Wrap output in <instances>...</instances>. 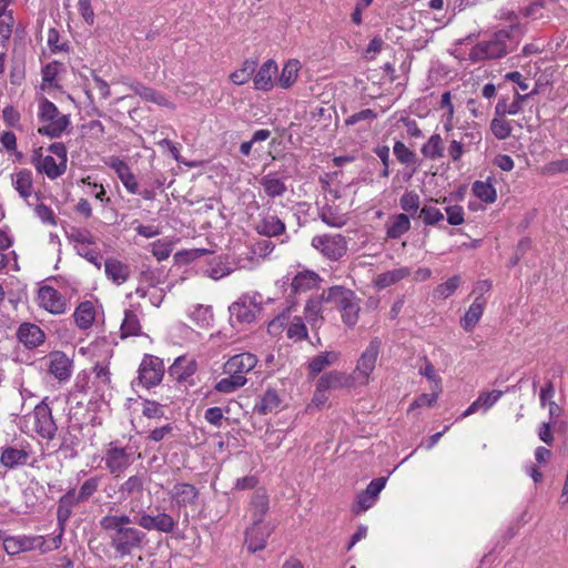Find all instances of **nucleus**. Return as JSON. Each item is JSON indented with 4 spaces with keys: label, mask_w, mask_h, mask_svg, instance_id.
Segmentation results:
<instances>
[{
    "label": "nucleus",
    "mask_w": 568,
    "mask_h": 568,
    "mask_svg": "<svg viewBox=\"0 0 568 568\" xmlns=\"http://www.w3.org/2000/svg\"><path fill=\"white\" fill-rule=\"evenodd\" d=\"M171 499L180 508L193 506L199 497V490L191 484L178 483L170 493Z\"/></svg>",
    "instance_id": "21"
},
{
    "label": "nucleus",
    "mask_w": 568,
    "mask_h": 568,
    "mask_svg": "<svg viewBox=\"0 0 568 568\" xmlns=\"http://www.w3.org/2000/svg\"><path fill=\"white\" fill-rule=\"evenodd\" d=\"M474 194L486 203L496 201V190L489 181H476L473 184Z\"/></svg>",
    "instance_id": "51"
},
{
    "label": "nucleus",
    "mask_w": 568,
    "mask_h": 568,
    "mask_svg": "<svg viewBox=\"0 0 568 568\" xmlns=\"http://www.w3.org/2000/svg\"><path fill=\"white\" fill-rule=\"evenodd\" d=\"M37 301L41 308L54 315L64 314L68 308L67 298L49 285L39 288Z\"/></svg>",
    "instance_id": "12"
},
{
    "label": "nucleus",
    "mask_w": 568,
    "mask_h": 568,
    "mask_svg": "<svg viewBox=\"0 0 568 568\" xmlns=\"http://www.w3.org/2000/svg\"><path fill=\"white\" fill-rule=\"evenodd\" d=\"M301 68H302V64L298 60H296V59L288 60L284 64L282 72L280 74L278 85L283 89L291 88L297 80L298 72H300Z\"/></svg>",
    "instance_id": "42"
},
{
    "label": "nucleus",
    "mask_w": 568,
    "mask_h": 568,
    "mask_svg": "<svg viewBox=\"0 0 568 568\" xmlns=\"http://www.w3.org/2000/svg\"><path fill=\"white\" fill-rule=\"evenodd\" d=\"M316 385L325 389L329 393L331 389L344 388L353 386L348 376L343 372L331 371L328 373L323 374Z\"/></svg>",
    "instance_id": "30"
},
{
    "label": "nucleus",
    "mask_w": 568,
    "mask_h": 568,
    "mask_svg": "<svg viewBox=\"0 0 568 568\" xmlns=\"http://www.w3.org/2000/svg\"><path fill=\"white\" fill-rule=\"evenodd\" d=\"M104 163L110 166L116 173L118 178L123 183L126 191L131 194L139 193V184L134 174L131 172L129 165L116 156H111L104 161Z\"/></svg>",
    "instance_id": "15"
},
{
    "label": "nucleus",
    "mask_w": 568,
    "mask_h": 568,
    "mask_svg": "<svg viewBox=\"0 0 568 568\" xmlns=\"http://www.w3.org/2000/svg\"><path fill=\"white\" fill-rule=\"evenodd\" d=\"M104 272L109 280L120 285L129 278L130 268L116 258H108L104 262Z\"/></svg>",
    "instance_id": "34"
},
{
    "label": "nucleus",
    "mask_w": 568,
    "mask_h": 568,
    "mask_svg": "<svg viewBox=\"0 0 568 568\" xmlns=\"http://www.w3.org/2000/svg\"><path fill=\"white\" fill-rule=\"evenodd\" d=\"M30 457V453L24 448L9 446L2 449L0 462L7 468H14L26 465Z\"/></svg>",
    "instance_id": "31"
},
{
    "label": "nucleus",
    "mask_w": 568,
    "mask_h": 568,
    "mask_svg": "<svg viewBox=\"0 0 568 568\" xmlns=\"http://www.w3.org/2000/svg\"><path fill=\"white\" fill-rule=\"evenodd\" d=\"M409 268L407 267H398L390 271H387L385 273L378 274L374 278V284L378 288H386L393 284L398 283L403 278L407 277L409 275Z\"/></svg>",
    "instance_id": "40"
},
{
    "label": "nucleus",
    "mask_w": 568,
    "mask_h": 568,
    "mask_svg": "<svg viewBox=\"0 0 568 568\" xmlns=\"http://www.w3.org/2000/svg\"><path fill=\"white\" fill-rule=\"evenodd\" d=\"M393 151L396 159L400 163L409 165L415 162V153L410 151L403 142H395Z\"/></svg>",
    "instance_id": "63"
},
{
    "label": "nucleus",
    "mask_w": 568,
    "mask_h": 568,
    "mask_svg": "<svg viewBox=\"0 0 568 568\" xmlns=\"http://www.w3.org/2000/svg\"><path fill=\"white\" fill-rule=\"evenodd\" d=\"M286 328V336L294 341H303L307 338V328L302 317L294 316L291 318L288 312H283L268 323V332L273 335L281 334Z\"/></svg>",
    "instance_id": "7"
},
{
    "label": "nucleus",
    "mask_w": 568,
    "mask_h": 568,
    "mask_svg": "<svg viewBox=\"0 0 568 568\" xmlns=\"http://www.w3.org/2000/svg\"><path fill=\"white\" fill-rule=\"evenodd\" d=\"M141 332L140 320L133 311H125L121 325L122 337L135 336Z\"/></svg>",
    "instance_id": "50"
},
{
    "label": "nucleus",
    "mask_w": 568,
    "mask_h": 568,
    "mask_svg": "<svg viewBox=\"0 0 568 568\" xmlns=\"http://www.w3.org/2000/svg\"><path fill=\"white\" fill-rule=\"evenodd\" d=\"M322 301L320 298H311L304 308L305 318L311 324L312 327H315L321 323L322 316Z\"/></svg>",
    "instance_id": "52"
},
{
    "label": "nucleus",
    "mask_w": 568,
    "mask_h": 568,
    "mask_svg": "<svg viewBox=\"0 0 568 568\" xmlns=\"http://www.w3.org/2000/svg\"><path fill=\"white\" fill-rule=\"evenodd\" d=\"M272 529L273 527L268 523L252 525L250 528H247L245 542L248 550L257 551L263 549Z\"/></svg>",
    "instance_id": "20"
},
{
    "label": "nucleus",
    "mask_w": 568,
    "mask_h": 568,
    "mask_svg": "<svg viewBox=\"0 0 568 568\" xmlns=\"http://www.w3.org/2000/svg\"><path fill=\"white\" fill-rule=\"evenodd\" d=\"M101 528L106 532L110 546L123 558L141 550L146 544V534L132 526L128 515H106L100 520Z\"/></svg>",
    "instance_id": "1"
},
{
    "label": "nucleus",
    "mask_w": 568,
    "mask_h": 568,
    "mask_svg": "<svg viewBox=\"0 0 568 568\" xmlns=\"http://www.w3.org/2000/svg\"><path fill=\"white\" fill-rule=\"evenodd\" d=\"M419 203V195L413 191L404 193L399 200L400 207L408 213H416Z\"/></svg>",
    "instance_id": "62"
},
{
    "label": "nucleus",
    "mask_w": 568,
    "mask_h": 568,
    "mask_svg": "<svg viewBox=\"0 0 568 568\" xmlns=\"http://www.w3.org/2000/svg\"><path fill=\"white\" fill-rule=\"evenodd\" d=\"M11 183L19 195L29 201L34 194L32 172L29 170H20L11 175Z\"/></svg>",
    "instance_id": "27"
},
{
    "label": "nucleus",
    "mask_w": 568,
    "mask_h": 568,
    "mask_svg": "<svg viewBox=\"0 0 568 568\" xmlns=\"http://www.w3.org/2000/svg\"><path fill=\"white\" fill-rule=\"evenodd\" d=\"M255 230L265 236H277L285 231V224L275 215L264 216L256 223Z\"/></svg>",
    "instance_id": "37"
},
{
    "label": "nucleus",
    "mask_w": 568,
    "mask_h": 568,
    "mask_svg": "<svg viewBox=\"0 0 568 568\" xmlns=\"http://www.w3.org/2000/svg\"><path fill=\"white\" fill-rule=\"evenodd\" d=\"M381 351V341L374 338L369 342L367 347L363 351L356 362V366L352 374L348 376L353 386H365L371 381V375L375 369L376 362Z\"/></svg>",
    "instance_id": "6"
},
{
    "label": "nucleus",
    "mask_w": 568,
    "mask_h": 568,
    "mask_svg": "<svg viewBox=\"0 0 568 568\" xmlns=\"http://www.w3.org/2000/svg\"><path fill=\"white\" fill-rule=\"evenodd\" d=\"M255 69L256 62L252 60H246L243 62L240 69L235 70L230 74V80L236 85L245 84L255 72Z\"/></svg>",
    "instance_id": "49"
},
{
    "label": "nucleus",
    "mask_w": 568,
    "mask_h": 568,
    "mask_svg": "<svg viewBox=\"0 0 568 568\" xmlns=\"http://www.w3.org/2000/svg\"><path fill=\"white\" fill-rule=\"evenodd\" d=\"M144 480L141 475L130 476L122 485L120 486L119 491L128 497L133 494H140L143 489Z\"/></svg>",
    "instance_id": "56"
},
{
    "label": "nucleus",
    "mask_w": 568,
    "mask_h": 568,
    "mask_svg": "<svg viewBox=\"0 0 568 568\" xmlns=\"http://www.w3.org/2000/svg\"><path fill=\"white\" fill-rule=\"evenodd\" d=\"M268 510V497L264 490H256L252 496L248 513L252 525L264 524L263 519Z\"/></svg>",
    "instance_id": "25"
},
{
    "label": "nucleus",
    "mask_w": 568,
    "mask_h": 568,
    "mask_svg": "<svg viewBox=\"0 0 568 568\" xmlns=\"http://www.w3.org/2000/svg\"><path fill=\"white\" fill-rule=\"evenodd\" d=\"M196 371V363L192 357L179 356L169 368L171 377L178 382H185Z\"/></svg>",
    "instance_id": "26"
},
{
    "label": "nucleus",
    "mask_w": 568,
    "mask_h": 568,
    "mask_svg": "<svg viewBox=\"0 0 568 568\" xmlns=\"http://www.w3.org/2000/svg\"><path fill=\"white\" fill-rule=\"evenodd\" d=\"M77 386L80 387L83 393H92L103 397L105 392L111 388V374L109 368L104 365H95L85 384L81 385L80 376H78Z\"/></svg>",
    "instance_id": "10"
},
{
    "label": "nucleus",
    "mask_w": 568,
    "mask_h": 568,
    "mask_svg": "<svg viewBox=\"0 0 568 568\" xmlns=\"http://www.w3.org/2000/svg\"><path fill=\"white\" fill-rule=\"evenodd\" d=\"M173 251V242L168 239H161L151 243V252L158 261L169 258Z\"/></svg>",
    "instance_id": "55"
},
{
    "label": "nucleus",
    "mask_w": 568,
    "mask_h": 568,
    "mask_svg": "<svg viewBox=\"0 0 568 568\" xmlns=\"http://www.w3.org/2000/svg\"><path fill=\"white\" fill-rule=\"evenodd\" d=\"M439 111H440V122L445 132L449 133L452 136H455L454 130H465L466 124L460 123V116L456 113L454 104L452 102V94L449 91H446L442 94L439 101Z\"/></svg>",
    "instance_id": "13"
},
{
    "label": "nucleus",
    "mask_w": 568,
    "mask_h": 568,
    "mask_svg": "<svg viewBox=\"0 0 568 568\" xmlns=\"http://www.w3.org/2000/svg\"><path fill=\"white\" fill-rule=\"evenodd\" d=\"M377 499L367 494L365 490L356 496L353 505V513L358 515L367 509L372 508L376 504Z\"/></svg>",
    "instance_id": "61"
},
{
    "label": "nucleus",
    "mask_w": 568,
    "mask_h": 568,
    "mask_svg": "<svg viewBox=\"0 0 568 568\" xmlns=\"http://www.w3.org/2000/svg\"><path fill=\"white\" fill-rule=\"evenodd\" d=\"M258 312L257 305L251 298H241L230 306L231 320L237 323H251Z\"/></svg>",
    "instance_id": "19"
},
{
    "label": "nucleus",
    "mask_w": 568,
    "mask_h": 568,
    "mask_svg": "<svg viewBox=\"0 0 568 568\" xmlns=\"http://www.w3.org/2000/svg\"><path fill=\"white\" fill-rule=\"evenodd\" d=\"M136 457L139 458L140 454L133 446H122L119 442H111L104 447L101 462L104 464V469L119 477L134 463Z\"/></svg>",
    "instance_id": "3"
},
{
    "label": "nucleus",
    "mask_w": 568,
    "mask_h": 568,
    "mask_svg": "<svg viewBox=\"0 0 568 568\" xmlns=\"http://www.w3.org/2000/svg\"><path fill=\"white\" fill-rule=\"evenodd\" d=\"M49 372L59 381H67L71 376V359L61 352H53L48 357Z\"/></svg>",
    "instance_id": "23"
},
{
    "label": "nucleus",
    "mask_w": 568,
    "mask_h": 568,
    "mask_svg": "<svg viewBox=\"0 0 568 568\" xmlns=\"http://www.w3.org/2000/svg\"><path fill=\"white\" fill-rule=\"evenodd\" d=\"M503 395V390L494 389L491 392H485L479 394L476 400L479 405L480 410L487 412L501 398Z\"/></svg>",
    "instance_id": "59"
},
{
    "label": "nucleus",
    "mask_w": 568,
    "mask_h": 568,
    "mask_svg": "<svg viewBox=\"0 0 568 568\" xmlns=\"http://www.w3.org/2000/svg\"><path fill=\"white\" fill-rule=\"evenodd\" d=\"M422 153L430 160L439 159L444 155L443 141L439 134H433L423 145Z\"/></svg>",
    "instance_id": "48"
},
{
    "label": "nucleus",
    "mask_w": 568,
    "mask_h": 568,
    "mask_svg": "<svg viewBox=\"0 0 568 568\" xmlns=\"http://www.w3.org/2000/svg\"><path fill=\"white\" fill-rule=\"evenodd\" d=\"M447 197H443L442 200H430L429 203L424 204L420 210L419 217L423 220L425 225H436L437 223L444 221V213L436 207L433 203H446Z\"/></svg>",
    "instance_id": "39"
},
{
    "label": "nucleus",
    "mask_w": 568,
    "mask_h": 568,
    "mask_svg": "<svg viewBox=\"0 0 568 568\" xmlns=\"http://www.w3.org/2000/svg\"><path fill=\"white\" fill-rule=\"evenodd\" d=\"M260 185L265 195L272 199L283 196L287 191L286 178L275 172L263 175Z\"/></svg>",
    "instance_id": "22"
},
{
    "label": "nucleus",
    "mask_w": 568,
    "mask_h": 568,
    "mask_svg": "<svg viewBox=\"0 0 568 568\" xmlns=\"http://www.w3.org/2000/svg\"><path fill=\"white\" fill-rule=\"evenodd\" d=\"M460 282H462V280H460V276H458V275H455V276L448 278L446 282L439 284L435 288L434 296L436 298L446 300L447 297H449L450 295H453L455 293V291L460 285Z\"/></svg>",
    "instance_id": "53"
},
{
    "label": "nucleus",
    "mask_w": 568,
    "mask_h": 568,
    "mask_svg": "<svg viewBox=\"0 0 568 568\" xmlns=\"http://www.w3.org/2000/svg\"><path fill=\"white\" fill-rule=\"evenodd\" d=\"M75 250L80 256L84 257L88 262L92 263L99 270L101 268L102 255L95 247H93V244L79 246Z\"/></svg>",
    "instance_id": "60"
},
{
    "label": "nucleus",
    "mask_w": 568,
    "mask_h": 568,
    "mask_svg": "<svg viewBox=\"0 0 568 568\" xmlns=\"http://www.w3.org/2000/svg\"><path fill=\"white\" fill-rule=\"evenodd\" d=\"M520 111V104H518V102H509L506 99H500L495 106V113L499 116H505L507 114L515 115Z\"/></svg>",
    "instance_id": "64"
},
{
    "label": "nucleus",
    "mask_w": 568,
    "mask_h": 568,
    "mask_svg": "<svg viewBox=\"0 0 568 568\" xmlns=\"http://www.w3.org/2000/svg\"><path fill=\"white\" fill-rule=\"evenodd\" d=\"M504 19L509 21V29H501L495 32L488 40L480 41L474 45L469 52V60L471 62L501 58L516 47L517 38L521 34L517 14L508 12Z\"/></svg>",
    "instance_id": "2"
},
{
    "label": "nucleus",
    "mask_w": 568,
    "mask_h": 568,
    "mask_svg": "<svg viewBox=\"0 0 568 568\" xmlns=\"http://www.w3.org/2000/svg\"><path fill=\"white\" fill-rule=\"evenodd\" d=\"M136 524L146 530H158L170 534L176 526V520L166 513H159L155 516L143 513Z\"/></svg>",
    "instance_id": "14"
},
{
    "label": "nucleus",
    "mask_w": 568,
    "mask_h": 568,
    "mask_svg": "<svg viewBox=\"0 0 568 568\" xmlns=\"http://www.w3.org/2000/svg\"><path fill=\"white\" fill-rule=\"evenodd\" d=\"M134 92L139 94L141 98H143L145 101H150L158 105L166 106L170 109L174 108V104L170 102L165 95H163L160 92H156L153 89L138 84L134 87Z\"/></svg>",
    "instance_id": "46"
},
{
    "label": "nucleus",
    "mask_w": 568,
    "mask_h": 568,
    "mask_svg": "<svg viewBox=\"0 0 568 568\" xmlns=\"http://www.w3.org/2000/svg\"><path fill=\"white\" fill-rule=\"evenodd\" d=\"M386 227V233L389 239H398L409 231V217L404 213L397 214L387 223Z\"/></svg>",
    "instance_id": "45"
},
{
    "label": "nucleus",
    "mask_w": 568,
    "mask_h": 568,
    "mask_svg": "<svg viewBox=\"0 0 568 568\" xmlns=\"http://www.w3.org/2000/svg\"><path fill=\"white\" fill-rule=\"evenodd\" d=\"M339 356H341V354L335 351L323 352V353L314 356L308 362L310 375L313 377L316 376L317 374L323 372L325 368L335 364L338 361Z\"/></svg>",
    "instance_id": "36"
},
{
    "label": "nucleus",
    "mask_w": 568,
    "mask_h": 568,
    "mask_svg": "<svg viewBox=\"0 0 568 568\" xmlns=\"http://www.w3.org/2000/svg\"><path fill=\"white\" fill-rule=\"evenodd\" d=\"M61 546V535L54 536L47 541L43 536H9L3 539V548L9 556H16L21 552H28L39 549L41 554L55 550Z\"/></svg>",
    "instance_id": "4"
},
{
    "label": "nucleus",
    "mask_w": 568,
    "mask_h": 568,
    "mask_svg": "<svg viewBox=\"0 0 568 568\" xmlns=\"http://www.w3.org/2000/svg\"><path fill=\"white\" fill-rule=\"evenodd\" d=\"M12 2L13 0H0V44L6 42L12 33L14 19L12 10L9 9Z\"/></svg>",
    "instance_id": "35"
},
{
    "label": "nucleus",
    "mask_w": 568,
    "mask_h": 568,
    "mask_svg": "<svg viewBox=\"0 0 568 568\" xmlns=\"http://www.w3.org/2000/svg\"><path fill=\"white\" fill-rule=\"evenodd\" d=\"M18 338L27 347L32 348L43 342L44 333L38 325L24 323L19 327Z\"/></svg>",
    "instance_id": "32"
},
{
    "label": "nucleus",
    "mask_w": 568,
    "mask_h": 568,
    "mask_svg": "<svg viewBox=\"0 0 568 568\" xmlns=\"http://www.w3.org/2000/svg\"><path fill=\"white\" fill-rule=\"evenodd\" d=\"M312 246L324 257L337 261L347 252V241L341 234H323L312 239Z\"/></svg>",
    "instance_id": "8"
},
{
    "label": "nucleus",
    "mask_w": 568,
    "mask_h": 568,
    "mask_svg": "<svg viewBox=\"0 0 568 568\" xmlns=\"http://www.w3.org/2000/svg\"><path fill=\"white\" fill-rule=\"evenodd\" d=\"M277 72V65L273 60L265 61L257 70L253 81L254 88L261 91H270L273 88V77Z\"/></svg>",
    "instance_id": "28"
},
{
    "label": "nucleus",
    "mask_w": 568,
    "mask_h": 568,
    "mask_svg": "<svg viewBox=\"0 0 568 568\" xmlns=\"http://www.w3.org/2000/svg\"><path fill=\"white\" fill-rule=\"evenodd\" d=\"M101 481L100 476H93L88 478L81 486L78 494V499H82V501L89 500L99 489Z\"/></svg>",
    "instance_id": "57"
},
{
    "label": "nucleus",
    "mask_w": 568,
    "mask_h": 568,
    "mask_svg": "<svg viewBox=\"0 0 568 568\" xmlns=\"http://www.w3.org/2000/svg\"><path fill=\"white\" fill-rule=\"evenodd\" d=\"M490 130L498 140L509 138L513 131L510 122L499 115L491 120Z\"/></svg>",
    "instance_id": "54"
},
{
    "label": "nucleus",
    "mask_w": 568,
    "mask_h": 568,
    "mask_svg": "<svg viewBox=\"0 0 568 568\" xmlns=\"http://www.w3.org/2000/svg\"><path fill=\"white\" fill-rule=\"evenodd\" d=\"M191 317L201 327H205L213 321V312L210 306L196 305L191 313Z\"/></svg>",
    "instance_id": "58"
},
{
    "label": "nucleus",
    "mask_w": 568,
    "mask_h": 568,
    "mask_svg": "<svg viewBox=\"0 0 568 568\" xmlns=\"http://www.w3.org/2000/svg\"><path fill=\"white\" fill-rule=\"evenodd\" d=\"M257 364V357L252 353H241L232 356L224 366L226 374L245 376Z\"/></svg>",
    "instance_id": "18"
},
{
    "label": "nucleus",
    "mask_w": 568,
    "mask_h": 568,
    "mask_svg": "<svg viewBox=\"0 0 568 568\" xmlns=\"http://www.w3.org/2000/svg\"><path fill=\"white\" fill-rule=\"evenodd\" d=\"M356 298V295L351 290L341 286H334L327 292V301L334 303L341 312L347 308L348 304L353 303Z\"/></svg>",
    "instance_id": "38"
},
{
    "label": "nucleus",
    "mask_w": 568,
    "mask_h": 568,
    "mask_svg": "<svg viewBox=\"0 0 568 568\" xmlns=\"http://www.w3.org/2000/svg\"><path fill=\"white\" fill-rule=\"evenodd\" d=\"M232 264L234 270H253L260 265L258 257L252 245L237 247L233 253Z\"/></svg>",
    "instance_id": "24"
},
{
    "label": "nucleus",
    "mask_w": 568,
    "mask_h": 568,
    "mask_svg": "<svg viewBox=\"0 0 568 568\" xmlns=\"http://www.w3.org/2000/svg\"><path fill=\"white\" fill-rule=\"evenodd\" d=\"M83 503L82 499H78V494L74 488L68 490L58 503L57 509V520L60 527V532L58 535L63 536L64 527L67 521L72 515L73 508Z\"/></svg>",
    "instance_id": "16"
},
{
    "label": "nucleus",
    "mask_w": 568,
    "mask_h": 568,
    "mask_svg": "<svg viewBox=\"0 0 568 568\" xmlns=\"http://www.w3.org/2000/svg\"><path fill=\"white\" fill-rule=\"evenodd\" d=\"M74 321L81 329L89 328L95 318V310L91 302H82L74 311Z\"/></svg>",
    "instance_id": "43"
},
{
    "label": "nucleus",
    "mask_w": 568,
    "mask_h": 568,
    "mask_svg": "<svg viewBox=\"0 0 568 568\" xmlns=\"http://www.w3.org/2000/svg\"><path fill=\"white\" fill-rule=\"evenodd\" d=\"M281 404L282 399L278 393L275 389H267L261 397L260 403L256 404L255 409L260 414H271L277 412Z\"/></svg>",
    "instance_id": "44"
},
{
    "label": "nucleus",
    "mask_w": 568,
    "mask_h": 568,
    "mask_svg": "<svg viewBox=\"0 0 568 568\" xmlns=\"http://www.w3.org/2000/svg\"><path fill=\"white\" fill-rule=\"evenodd\" d=\"M320 276L312 271L297 273L292 280V290L294 292H306L317 286Z\"/></svg>",
    "instance_id": "41"
},
{
    "label": "nucleus",
    "mask_w": 568,
    "mask_h": 568,
    "mask_svg": "<svg viewBox=\"0 0 568 568\" xmlns=\"http://www.w3.org/2000/svg\"><path fill=\"white\" fill-rule=\"evenodd\" d=\"M227 377H224L217 382L215 385L216 390L221 393H233L236 389L243 387L246 384V377L236 374H227Z\"/></svg>",
    "instance_id": "47"
},
{
    "label": "nucleus",
    "mask_w": 568,
    "mask_h": 568,
    "mask_svg": "<svg viewBox=\"0 0 568 568\" xmlns=\"http://www.w3.org/2000/svg\"><path fill=\"white\" fill-rule=\"evenodd\" d=\"M320 217L327 226L343 227L347 221V214L344 213L337 205L326 204L321 209Z\"/></svg>",
    "instance_id": "33"
},
{
    "label": "nucleus",
    "mask_w": 568,
    "mask_h": 568,
    "mask_svg": "<svg viewBox=\"0 0 568 568\" xmlns=\"http://www.w3.org/2000/svg\"><path fill=\"white\" fill-rule=\"evenodd\" d=\"M32 163L39 173L45 174L50 180L58 179L67 170V163L57 162L52 155L40 154L33 159Z\"/></svg>",
    "instance_id": "17"
},
{
    "label": "nucleus",
    "mask_w": 568,
    "mask_h": 568,
    "mask_svg": "<svg viewBox=\"0 0 568 568\" xmlns=\"http://www.w3.org/2000/svg\"><path fill=\"white\" fill-rule=\"evenodd\" d=\"M38 115L40 121L43 123L38 129V132L41 135L58 138L70 125V116L61 114L55 104L45 98H42L39 101Z\"/></svg>",
    "instance_id": "5"
},
{
    "label": "nucleus",
    "mask_w": 568,
    "mask_h": 568,
    "mask_svg": "<svg viewBox=\"0 0 568 568\" xmlns=\"http://www.w3.org/2000/svg\"><path fill=\"white\" fill-rule=\"evenodd\" d=\"M164 376L163 361L153 355H144L140 367L138 382L145 388H151L161 383Z\"/></svg>",
    "instance_id": "9"
},
{
    "label": "nucleus",
    "mask_w": 568,
    "mask_h": 568,
    "mask_svg": "<svg viewBox=\"0 0 568 568\" xmlns=\"http://www.w3.org/2000/svg\"><path fill=\"white\" fill-rule=\"evenodd\" d=\"M486 306V300L480 296H476L474 302L468 307L465 315L460 318V326L466 332H471L480 321L484 310Z\"/></svg>",
    "instance_id": "29"
},
{
    "label": "nucleus",
    "mask_w": 568,
    "mask_h": 568,
    "mask_svg": "<svg viewBox=\"0 0 568 568\" xmlns=\"http://www.w3.org/2000/svg\"><path fill=\"white\" fill-rule=\"evenodd\" d=\"M33 426L34 430L45 439H52L57 432V425L53 420L51 408L45 403V399L36 405L33 409Z\"/></svg>",
    "instance_id": "11"
}]
</instances>
